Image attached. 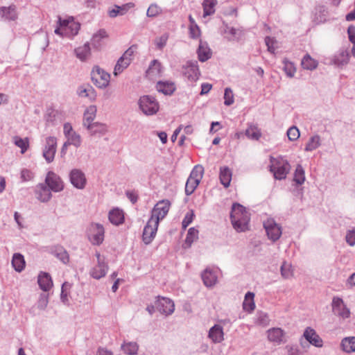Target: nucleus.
Returning <instances> with one entry per match:
<instances>
[{"instance_id": "603ef678", "label": "nucleus", "mask_w": 355, "mask_h": 355, "mask_svg": "<svg viewBox=\"0 0 355 355\" xmlns=\"http://www.w3.org/2000/svg\"><path fill=\"white\" fill-rule=\"evenodd\" d=\"M67 142L70 145H73L76 148H78L80 146L82 143L81 137L79 134L76 133V132H73L70 135H69L67 137Z\"/></svg>"}, {"instance_id": "f8f14e48", "label": "nucleus", "mask_w": 355, "mask_h": 355, "mask_svg": "<svg viewBox=\"0 0 355 355\" xmlns=\"http://www.w3.org/2000/svg\"><path fill=\"white\" fill-rule=\"evenodd\" d=\"M19 17L17 6L11 4L8 6L0 7V17L4 21H16Z\"/></svg>"}, {"instance_id": "4c0bfd02", "label": "nucleus", "mask_w": 355, "mask_h": 355, "mask_svg": "<svg viewBox=\"0 0 355 355\" xmlns=\"http://www.w3.org/2000/svg\"><path fill=\"white\" fill-rule=\"evenodd\" d=\"M12 141L15 146L21 149V153L24 154L29 146V139L28 137L21 138L19 136H14Z\"/></svg>"}, {"instance_id": "bf43d9fd", "label": "nucleus", "mask_w": 355, "mask_h": 355, "mask_svg": "<svg viewBox=\"0 0 355 355\" xmlns=\"http://www.w3.org/2000/svg\"><path fill=\"white\" fill-rule=\"evenodd\" d=\"M168 36L167 34H164L155 40V45L159 50L162 49L166 44Z\"/></svg>"}, {"instance_id": "39448f33", "label": "nucleus", "mask_w": 355, "mask_h": 355, "mask_svg": "<svg viewBox=\"0 0 355 355\" xmlns=\"http://www.w3.org/2000/svg\"><path fill=\"white\" fill-rule=\"evenodd\" d=\"M92 82L99 88H105L110 83V76L108 73L95 66L91 73Z\"/></svg>"}, {"instance_id": "774afa93", "label": "nucleus", "mask_w": 355, "mask_h": 355, "mask_svg": "<svg viewBox=\"0 0 355 355\" xmlns=\"http://www.w3.org/2000/svg\"><path fill=\"white\" fill-rule=\"evenodd\" d=\"M347 33L349 36V40L353 44L355 43V27L353 26H349L347 29Z\"/></svg>"}, {"instance_id": "9d476101", "label": "nucleus", "mask_w": 355, "mask_h": 355, "mask_svg": "<svg viewBox=\"0 0 355 355\" xmlns=\"http://www.w3.org/2000/svg\"><path fill=\"white\" fill-rule=\"evenodd\" d=\"M57 149V139L55 137H47L43 149V157L48 163L53 161Z\"/></svg>"}, {"instance_id": "13d9d810", "label": "nucleus", "mask_w": 355, "mask_h": 355, "mask_svg": "<svg viewBox=\"0 0 355 355\" xmlns=\"http://www.w3.org/2000/svg\"><path fill=\"white\" fill-rule=\"evenodd\" d=\"M287 136L289 140L295 141L300 137V131L295 126L291 127L287 130Z\"/></svg>"}, {"instance_id": "052dcab7", "label": "nucleus", "mask_w": 355, "mask_h": 355, "mask_svg": "<svg viewBox=\"0 0 355 355\" xmlns=\"http://www.w3.org/2000/svg\"><path fill=\"white\" fill-rule=\"evenodd\" d=\"M193 211H191L189 212H187L182 222V225L183 229H186L193 221Z\"/></svg>"}, {"instance_id": "8fccbe9b", "label": "nucleus", "mask_w": 355, "mask_h": 355, "mask_svg": "<svg viewBox=\"0 0 355 355\" xmlns=\"http://www.w3.org/2000/svg\"><path fill=\"white\" fill-rule=\"evenodd\" d=\"M280 270L281 275L284 279H289L293 275L291 264L286 261L282 264Z\"/></svg>"}, {"instance_id": "864d4df0", "label": "nucleus", "mask_w": 355, "mask_h": 355, "mask_svg": "<svg viewBox=\"0 0 355 355\" xmlns=\"http://www.w3.org/2000/svg\"><path fill=\"white\" fill-rule=\"evenodd\" d=\"M129 61L123 60V58H120L117 61L116 64L115 65L114 74L117 76L119 73H121L125 68L129 66Z\"/></svg>"}, {"instance_id": "6ab92c4d", "label": "nucleus", "mask_w": 355, "mask_h": 355, "mask_svg": "<svg viewBox=\"0 0 355 355\" xmlns=\"http://www.w3.org/2000/svg\"><path fill=\"white\" fill-rule=\"evenodd\" d=\"M267 336H268V340L270 342L275 343L277 345H279L281 343L286 342V340L284 339L285 332L281 328L273 327V328L269 329L267 331Z\"/></svg>"}, {"instance_id": "f03ea898", "label": "nucleus", "mask_w": 355, "mask_h": 355, "mask_svg": "<svg viewBox=\"0 0 355 355\" xmlns=\"http://www.w3.org/2000/svg\"><path fill=\"white\" fill-rule=\"evenodd\" d=\"M270 162V171L273 173L275 178L279 180L285 179L291 170L288 162L282 157H271Z\"/></svg>"}, {"instance_id": "a211bd4d", "label": "nucleus", "mask_w": 355, "mask_h": 355, "mask_svg": "<svg viewBox=\"0 0 355 355\" xmlns=\"http://www.w3.org/2000/svg\"><path fill=\"white\" fill-rule=\"evenodd\" d=\"M35 193L36 198L42 202H47L52 198L50 189L45 183H40L35 187Z\"/></svg>"}, {"instance_id": "09e8293b", "label": "nucleus", "mask_w": 355, "mask_h": 355, "mask_svg": "<svg viewBox=\"0 0 355 355\" xmlns=\"http://www.w3.org/2000/svg\"><path fill=\"white\" fill-rule=\"evenodd\" d=\"M200 182L188 178L185 185V194L187 196L191 195L199 185Z\"/></svg>"}, {"instance_id": "c9c22d12", "label": "nucleus", "mask_w": 355, "mask_h": 355, "mask_svg": "<svg viewBox=\"0 0 355 355\" xmlns=\"http://www.w3.org/2000/svg\"><path fill=\"white\" fill-rule=\"evenodd\" d=\"M217 4V0H204L202 3L203 17L209 16L215 12V6Z\"/></svg>"}, {"instance_id": "412c9836", "label": "nucleus", "mask_w": 355, "mask_h": 355, "mask_svg": "<svg viewBox=\"0 0 355 355\" xmlns=\"http://www.w3.org/2000/svg\"><path fill=\"white\" fill-rule=\"evenodd\" d=\"M37 283L40 288L44 291H49L53 286V281L51 275L44 272H41L39 274Z\"/></svg>"}, {"instance_id": "393cba45", "label": "nucleus", "mask_w": 355, "mask_h": 355, "mask_svg": "<svg viewBox=\"0 0 355 355\" xmlns=\"http://www.w3.org/2000/svg\"><path fill=\"white\" fill-rule=\"evenodd\" d=\"M204 284L207 287H212L216 284L217 276L214 271L210 269H205L201 275Z\"/></svg>"}, {"instance_id": "4be33fe9", "label": "nucleus", "mask_w": 355, "mask_h": 355, "mask_svg": "<svg viewBox=\"0 0 355 355\" xmlns=\"http://www.w3.org/2000/svg\"><path fill=\"white\" fill-rule=\"evenodd\" d=\"M349 60V54L346 49H340L333 57L332 62L340 67L345 65Z\"/></svg>"}, {"instance_id": "5701e85b", "label": "nucleus", "mask_w": 355, "mask_h": 355, "mask_svg": "<svg viewBox=\"0 0 355 355\" xmlns=\"http://www.w3.org/2000/svg\"><path fill=\"white\" fill-rule=\"evenodd\" d=\"M108 266L105 262L98 263L90 271V275L96 279H99L105 277L107 272Z\"/></svg>"}, {"instance_id": "f257e3e1", "label": "nucleus", "mask_w": 355, "mask_h": 355, "mask_svg": "<svg viewBox=\"0 0 355 355\" xmlns=\"http://www.w3.org/2000/svg\"><path fill=\"white\" fill-rule=\"evenodd\" d=\"M230 219L233 227L239 232L248 230L250 214L246 209L239 203H234L230 213Z\"/></svg>"}, {"instance_id": "423d86ee", "label": "nucleus", "mask_w": 355, "mask_h": 355, "mask_svg": "<svg viewBox=\"0 0 355 355\" xmlns=\"http://www.w3.org/2000/svg\"><path fill=\"white\" fill-rule=\"evenodd\" d=\"M263 227L266 232L268 238L272 242H275L280 238L282 234V226L277 223L273 218H268L263 222Z\"/></svg>"}, {"instance_id": "ea45409f", "label": "nucleus", "mask_w": 355, "mask_h": 355, "mask_svg": "<svg viewBox=\"0 0 355 355\" xmlns=\"http://www.w3.org/2000/svg\"><path fill=\"white\" fill-rule=\"evenodd\" d=\"M223 33H227L230 34V36H227V39L229 41H232L236 39V36H241V31L239 29H236L233 27L229 26L227 24L223 22V29L222 31Z\"/></svg>"}, {"instance_id": "a878e982", "label": "nucleus", "mask_w": 355, "mask_h": 355, "mask_svg": "<svg viewBox=\"0 0 355 355\" xmlns=\"http://www.w3.org/2000/svg\"><path fill=\"white\" fill-rule=\"evenodd\" d=\"M97 112L96 107L95 105L89 106L84 112L83 116V125L86 128L89 127V125H92L93 121L96 117V114Z\"/></svg>"}, {"instance_id": "ddd939ff", "label": "nucleus", "mask_w": 355, "mask_h": 355, "mask_svg": "<svg viewBox=\"0 0 355 355\" xmlns=\"http://www.w3.org/2000/svg\"><path fill=\"white\" fill-rule=\"evenodd\" d=\"M331 306L332 311L335 315L343 318H347L349 317L350 311L341 298L334 297L332 300Z\"/></svg>"}, {"instance_id": "a19ab883", "label": "nucleus", "mask_w": 355, "mask_h": 355, "mask_svg": "<svg viewBox=\"0 0 355 355\" xmlns=\"http://www.w3.org/2000/svg\"><path fill=\"white\" fill-rule=\"evenodd\" d=\"M301 64L304 69L313 70L318 67V62L309 54H306L302 60Z\"/></svg>"}, {"instance_id": "cd10ccee", "label": "nucleus", "mask_w": 355, "mask_h": 355, "mask_svg": "<svg viewBox=\"0 0 355 355\" xmlns=\"http://www.w3.org/2000/svg\"><path fill=\"white\" fill-rule=\"evenodd\" d=\"M232 173L231 169L227 166H223L220 168L219 178L220 183L227 188L230 185L232 180Z\"/></svg>"}, {"instance_id": "79ce46f5", "label": "nucleus", "mask_w": 355, "mask_h": 355, "mask_svg": "<svg viewBox=\"0 0 355 355\" xmlns=\"http://www.w3.org/2000/svg\"><path fill=\"white\" fill-rule=\"evenodd\" d=\"M53 254L64 264L69 261L68 252L61 246L56 247L53 251Z\"/></svg>"}, {"instance_id": "680f3d73", "label": "nucleus", "mask_w": 355, "mask_h": 355, "mask_svg": "<svg viewBox=\"0 0 355 355\" xmlns=\"http://www.w3.org/2000/svg\"><path fill=\"white\" fill-rule=\"evenodd\" d=\"M345 239L350 246L355 245V227L347 232Z\"/></svg>"}, {"instance_id": "49530a36", "label": "nucleus", "mask_w": 355, "mask_h": 355, "mask_svg": "<svg viewBox=\"0 0 355 355\" xmlns=\"http://www.w3.org/2000/svg\"><path fill=\"white\" fill-rule=\"evenodd\" d=\"M204 174V168L201 165L195 166L189 178L196 180L200 182Z\"/></svg>"}, {"instance_id": "f3484780", "label": "nucleus", "mask_w": 355, "mask_h": 355, "mask_svg": "<svg viewBox=\"0 0 355 355\" xmlns=\"http://www.w3.org/2000/svg\"><path fill=\"white\" fill-rule=\"evenodd\" d=\"M60 25L62 26V31L65 37H71L76 35L79 31L80 25L79 23L62 20L59 18Z\"/></svg>"}, {"instance_id": "bb28decb", "label": "nucleus", "mask_w": 355, "mask_h": 355, "mask_svg": "<svg viewBox=\"0 0 355 355\" xmlns=\"http://www.w3.org/2000/svg\"><path fill=\"white\" fill-rule=\"evenodd\" d=\"M87 129L90 135L98 137L105 135L107 131V125L105 124L98 122L92 123V125H89Z\"/></svg>"}, {"instance_id": "3c124183", "label": "nucleus", "mask_w": 355, "mask_h": 355, "mask_svg": "<svg viewBox=\"0 0 355 355\" xmlns=\"http://www.w3.org/2000/svg\"><path fill=\"white\" fill-rule=\"evenodd\" d=\"M245 135L249 139L258 140L261 137V132L256 126L250 125L245 130Z\"/></svg>"}, {"instance_id": "69168bd1", "label": "nucleus", "mask_w": 355, "mask_h": 355, "mask_svg": "<svg viewBox=\"0 0 355 355\" xmlns=\"http://www.w3.org/2000/svg\"><path fill=\"white\" fill-rule=\"evenodd\" d=\"M257 322L261 325L266 326L269 323V318L268 314L261 312L257 317Z\"/></svg>"}, {"instance_id": "b1692460", "label": "nucleus", "mask_w": 355, "mask_h": 355, "mask_svg": "<svg viewBox=\"0 0 355 355\" xmlns=\"http://www.w3.org/2000/svg\"><path fill=\"white\" fill-rule=\"evenodd\" d=\"M110 222L114 225H119L124 222V213L119 208H114L110 211L108 214Z\"/></svg>"}, {"instance_id": "e2e57ef3", "label": "nucleus", "mask_w": 355, "mask_h": 355, "mask_svg": "<svg viewBox=\"0 0 355 355\" xmlns=\"http://www.w3.org/2000/svg\"><path fill=\"white\" fill-rule=\"evenodd\" d=\"M89 92L93 93V87L91 86H88L87 88L80 86L77 89V94L80 97H86Z\"/></svg>"}, {"instance_id": "2f4dec72", "label": "nucleus", "mask_w": 355, "mask_h": 355, "mask_svg": "<svg viewBox=\"0 0 355 355\" xmlns=\"http://www.w3.org/2000/svg\"><path fill=\"white\" fill-rule=\"evenodd\" d=\"M107 37V34L105 30L101 29L97 33L94 34L91 42L92 46L96 49H99L102 46V40Z\"/></svg>"}, {"instance_id": "c03bdc74", "label": "nucleus", "mask_w": 355, "mask_h": 355, "mask_svg": "<svg viewBox=\"0 0 355 355\" xmlns=\"http://www.w3.org/2000/svg\"><path fill=\"white\" fill-rule=\"evenodd\" d=\"M146 73L149 76H159L162 73L161 63L157 60H153L146 71Z\"/></svg>"}, {"instance_id": "c756f323", "label": "nucleus", "mask_w": 355, "mask_h": 355, "mask_svg": "<svg viewBox=\"0 0 355 355\" xmlns=\"http://www.w3.org/2000/svg\"><path fill=\"white\" fill-rule=\"evenodd\" d=\"M198 59L201 62H205L211 58V52L206 42L200 41L198 51Z\"/></svg>"}, {"instance_id": "6e6552de", "label": "nucleus", "mask_w": 355, "mask_h": 355, "mask_svg": "<svg viewBox=\"0 0 355 355\" xmlns=\"http://www.w3.org/2000/svg\"><path fill=\"white\" fill-rule=\"evenodd\" d=\"M105 230L99 223H92L89 229V239L93 245H99L104 240Z\"/></svg>"}, {"instance_id": "0eeeda50", "label": "nucleus", "mask_w": 355, "mask_h": 355, "mask_svg": "<svg viewBox=\"0 0 355 355\" xmlns=\"http://www.w3.org/2000/svg\"><path fill=\"white\" fill-rule=\"evenodd\" d=\"M182 73L190 82H196L200 76V70L197 61H187L182 67Z\"/></svg>"}, {"instance_id": "37998d69", "label": "nucleus", "mask_w": 355, "mask_h": 355, "mask_svg": "<svg viewBox=\"0 0 355 355\" xmlns=\"http://www.w3.org/2000/svg\"><path fill=\"white\" fill-rule=\"evenodd\" d=\"M254 295L253 293L248 292L245 294V300L243 302V308L245 311H252L255 308V304L254 302Z\"/></svg>"}, {"instance_id": "aec40b11", "label": "nucleus", "mask_w": 355, "mask_h": 355, "mask_svg": "<svg viewBox=\"0 0 355 355\" xmlns=\"http://www.w3.org/2000/svg\"><path fill=\"white\" fill-rule=\"evenodd\" d=\"M208 336L214 343H221L224 340L223 327L219 324L214 325L210 328Z\"/></svg>"}, {"instance_id": "4d7b16f0", "label": "nucleus", "mask_w": 355, "mask_h": 355, "mask_svg": "<svg viewBox=\"0 0 355 355\" xmlns=\"http://www.w3.org/2000/svg\"><path fill=\"white\" fill-rule=\"evenodd\" d=\"M224 104L230 106L234 103V94L232 90L230 87H227L225 89L224 93Z\"/></svg>"}, {"instance_id": "473e14b6", "label": "nucleus", "mask_w": 355, "mask_h": 355, "mask_svg": "<svg viewBox=\"0 0 355 355\" xmlns=\"http://www.w3.org/2000/svg\"><path fill=\"white\" fill-rule=\"evenodd\" d=\"M125 354L128 355H137L139 350V345L136 342H124L121 347Z\"/></svg>"}, {"instance_id": "7c9ffc66", "label": "nucleus", "mask_w": 355, "mask_h": 355, "mask_svg": "<svg viewBox=\"0 0 355 355\" xmlns=\"http://www.w3.org/2000/svg\"><path fill=\"white\" fill-rule=\"evenodd\" d=\"M156 89L159 92L166 95H171L175 89L173 83L159 81L156 85Z\"/></svg>"}, {"instance_id": "338daca9", "label": "nucleus", "mask_w": 355, "mask_h": 355, "mask_svg": "<svg viewBox=\"0 0 355 355\" xmlns=\"http://www.w3.org/2000/svg\"><path fill=\"white\" fill-rule=\"evenodd\" d=\"M56 115V112L52 109L48 110L47 113L46 114L45 119L47 122L53 123L55 121V117Z\"/></svg>"}, {"instance_id": "7ed1b4c3", "label": "nucleus", "mask_w": 355, "mask_h": 355, "mask_svg": "<svg viewBox=\"0 0 355 355\" xmlns=\"http://www.w3.org/2000/svg\"><path fill=\"white\" fill-rule=\"evenodd\" d=\"M140 110L146 116H152L157 114L159 110V105L157 99L150 95L141 96L138 101Z\"/></svg>"}, {"instance_id": "6e6d98bb", "label": "nucleus", "mask_w": 355, "mask_h": 355, "mask_svg": "<svg viewBox=\"0 0 355 355\" xmlns=\"http://www.w3.org/2000/svg\"><path fill=\"white\" fill-rule=\"evenodd\" d=\"M284 71L288 77L293 78L296 71V69L293 62L284 60Z\"/></svg>"}, {"instance_id": "9b49d317", "label": "nucleus", "mask_w": 355, "mask_h": 355, "mask_svg": "<svg viewBox=\"0 0 355 355\" xmlns=\"http://www.w3.org/2000/svg\"><path fill=\"white\" fill-rule=\"evenodd\" d=\"M71 184L78 189H83L87 184L85 173L78 168L72 169L69 174Z\"/></svg>"}, {"instance_id": "dca6fc26", "label": "nucleus", "mask_w": 355, "mask_h": 355, "mask_svg": "<svg viewBox=\"0 0 355 355\" xmlns=\"http://www.w3.org/2000/svg\"><path fill=\"white\" fill-rule=\"evenodd\" d=\"M302 338H304L309 344L316 347H322L323 345L322 339L311 327H309L305 329Z\"/></svg>"}, {"instance_id": "20e7f679", "label": "nucleus", "mask_w": 355, "mask_h": 355, "mask_svg": "<svg viewBox=\"0 0 355 355\" xmlns=\"http://www.w3.org/2000/svg\"><path fill=\"white\" fill-rule=\"evenodd\" d=\"M170 207L171 202L168 200L159 201L152 209L149 220H153L155 225H159V221L167 215Z\"/></svg>"}, {"instance_id": "e433bc0d", "label": "nucleus", "mask_w": 355, "mask_h": 355, "mask_svg": "<svg viewBox=\"0 0 355 355\" xmlns=\"http://www.w3.org/2000/svg\"><path fill=\"white\" fill-rule=\"evenodd\" d=\"M341 347L347 353L355 352V337L345 338L342 340Z\"/></svg>"}, {"instance_id": "4468645a", "label": "nucleus", "mask_w": 355, "mask_h": 355, "mask_svg": "<svg viewBox=\"0 0 355 355\" xmlns=\"http://www.w3.org/2000/svg\"><path fill=\"white\" fill-rule=\"evenodd\" d=\"M156 309L162 314L171 315L175 310V304L173 300L167 297L159 298L156 302Z\"/></svg>"}, {"instance_id": "de8ad7c7", "label": "nucleus", "mask_w": 355, "mask_h": 355, "mask_svg": "<svg viewBox=\"0 0 355 355\" xmlns=\"http://www.w3.org/2000/svg\"><path fill=\"white\" fill-rule=\"evenodd\" d=\"M198 239V230L194 227L189 229L187 235L185 239V244L187 247H190L193 242Z\"/></svg>"}, {"instance_id": "2eb2a0df", "label": "nucleus", "mask_w": 355, "mask_h": 355, "mask_svg": "<svg viewBox=\"0 0 355 355\" xmlns=\"http://www.w3.org/2000/svg\"><path fill=\"white\" fill-rule=\"evenodd\" d=\"M159 225L155 224L153 220H148L144 228L142 240L146 245L150 244L154 239Z\"/></svg>"}, {"instance_id": "c85d7f7f", "label": "nucleus", "mask_w": 355, "mask_h": 355, "mask_svg": "<svg viewBox=\"0 0 355 355\" xmlns=\"http://www.w3.org/2000/svg\"><path fill=\"white\" fill-rule=\"evenodd\" d=\"M134 6L135 4L132 2L125 3L122 6L116 5L114 8L109 11V15L110 17H116L118 15H123Z\"/></svg>"}, {"instance_id": "58836bf2", "label": "nucleus", "mask_w": 355, "mask_h": 355, "mask_svg": "<svg viewBox=\"0 0 355 355\" xmlns=\"http://www.w3.org/2000/svg\"><path fill=\"white\" fill-rule=\"evenodd\" d=\"M75 53L80 60H85L90 55V47L89 43H85L83 46L78 47L75 49Z\"/></svg>"}, {"instance_id": "5fc2aeb1", "label": "nucleus", "mask_w": 355, "mask_h": 355, "mask_svg": "<svg viewBox=\"0 0 355 355\" xmlns=\"http://www.w3.org/2000/svg\"><path fill=\"white\" fill-rule=\"evenodd\" d=\"M162 12V8L156 3H152L148 7L146 15L148 17H155Z\"/></svg>"}, {"instance_id": "72a5a7b5", "label": "nucleus", "mask_w": 355, "mask_h": 355, "mask_svg": "<svg viewBox=\"0 0 355 355\" xmlns=\"http://www.w3.org/2000/svg\"><path fill=\"white\" fill-rule=\"evenodd\" d=\"M305 180V171L301 164H297L294 172L293 182L298 186L304 184Z\"/></svg>"}, {"instance_id": "a18cd8bd", "label": "nucleus", "mask_w": 355, "mask_h": 355, "mask_svg": "<svg viewBox=\"0 0 355 355\" xmlns=\"http://www.w3.org/2000/svg\"><path fill=\"white\" fill-rule=\"evenodd\" d=\"M321 144L320 137L318 135L311 137L306 144L304 150L306 151H313L318 148Z\"/></svg>"}, {"instance_id": "0e129e2a", "label": "nucleus", "mask_w": 355, "mask_h": 355, "mask_svg": "<svg viewBox=\"0 0 355 355\" xmlns=\"http://www.w3.org/2000/svg\"><path fill=\"white\" fill-rule=\"evenodd\" d=\"M33 177V173L28 169L24 168L21 171V179L22 182L31 180Z\"/></svg>"}, {"instance_id": "f704fd0d", "label": "nucleus", "mask_w": 355, "mask_h": 355, "mask_svg": "<svg viewBox=\"0 0 355 355\" xmlns=\"http://www.w3.org/2000/svg\"><path fill=\"white\" fill-rule=\"evenodd\" d=\"M12 266L16 271H22L25 267L24 257L19 253H15L12 259Z\"/></svg>"}, {"instance_id": "1a4fd4ad", "label": "nucleus", "mask_w": 355, "mask_h": 355, "mask_svg": "<svg viewBox=\"0 0 355 355\" xmlns=\"http://www.w3.org/2000/svg\"><path fill=\"white\" fill-rule=\"evenodd\" d=\"M53 192H60L64 189V185L61 178L53 171H49L45 178L44 182Z\"/></svg>"}]
</instances>
